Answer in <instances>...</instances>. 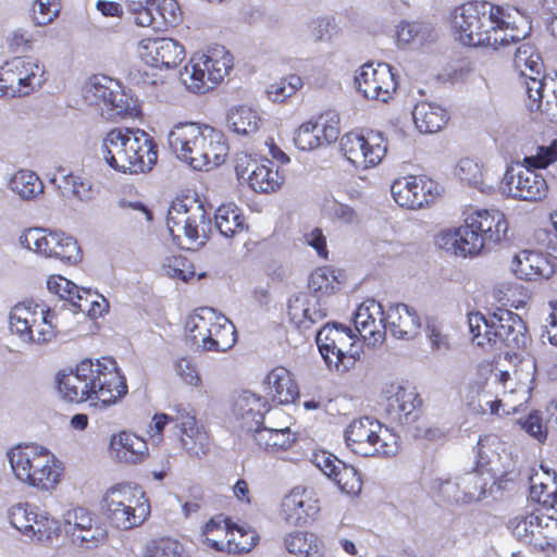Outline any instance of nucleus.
<instances>
[{
  "mask_svg": "<svg viewBox=\"0 0 557 557\" xmlns=\"http://www.w3.org/2000/svg\"><path fill=\"white\" fill-rule=\"evenodd\" d=\"M451 29L456 39L468 47L508 46L524 38L509 9L487 1L471 0L456 7L451 13Z\"/></svg>",
  "mask_w": 557,
  "mask_h": 557,
  "instance_id": "obj_1",
  "label": "nucleus"
},
{
  "mask_svg": "<svg viewBox=\"0 0 557 557\" xmlns=\"http://www.w3.org/2000/svg\"><path fill=\"white\" fill-rule=\"evenodd\" d=\"M58 389L69 403L109 407L128 392L126 379L113 358L84 359L66 373L58 374Z\"/></svg>",
  "mask_w": 557,
  "mask_h": 557,
  "instance_id": "obj_2",
  "label": "nucleus"
},
{
  "mask_svg": "<svg viewBox=\"0 0 557 557\" xmlns=\"http://www.w3.org/2000/svg\"><path fill=\"white\" fill-rule=\"evenodd\" d=\"M176 157L196 171H211L223 164L228 154L224 133L205 123H177L168 136Z\"/></svg>",
  "mask_w": 557,
  "mask_h": 557,
  "instance_id": "obj_3",
  "label": "nucleus"
},
{
  "mask_svg": "<svg viewBox=\"0 0 557 557\" xmlns=\"http://www.w3.org/2000/svg\"><path fill=\"white\" fill-rule=\"evenodd\" d=\"M508 221L497 209H476L467 214L463 224L441 233L443 246L456 256L474 257L484 248L500 244L507 235Z\"/></svg>",
  "mask_w": 557,
  "mask_h": 557,
  "instance_id": "obj_4",
  "label": "nucleus"
},
{
  "mask_svg": "<svg viewBox=\"0 0 557 557\" xmlns=\"http://www.w3.org/2000/svg\"><path fill=\"white\" fill-rule=\"evenodd\" d=\"M102 156L107 164L122 173H145L158 160L153 138L139 128H112L102 140Z\"/></svg>",
  "mask_w": 557,
  "mask_h": 557,
  "instance_id": "obj_5",
  "label": "nucleus"
},
{
  "mask_svg": "<svg viewBox=\"0 0 557 557\" xmlns=\"http://www.w3.org/2000/svg\"><path fill=\"white\" fill-rule=\"evenodd\" d=\"M7 457L14 478L38 492L55 490L63 478V463L44 446L18 444Z\"/></svg>",
  "mask_w": 557,
  "mask_h": 557,
  "instance_id": "obj_6",
  "label": "nucleus"
},
{
  "mask_svg": "<svg viewBox=\"0 0 557 557\" xmlns=\"http://www.w3.org/2000/svg\"><path fill=\"white\" fill-rule=\"evenodd\" d=\"M472 342L484 347L508 348L512 351L524 349L529 342L527 325L520 315L508 309L497 308L483 314L480 311L468 314Z\"/></svg>",
  "mask_w": 557,
  "mask_h": 557,
  "instance_id": "obj_7",
  "label": "nucleus"
},
{
  "mask_svg": "<svg viewBox=\"0 0 557 557\" xmlns=\"http://www.w3.org/2000/svg\"><path fill=\"white\" fill-rule=\"evenodd\" d=\"M100 508L112 527L124 531L141 525L150 516V503L145 492L125 482L107 488Z\"/></svg>",
  "mask_w": 557,
  "mask_h": 557,
  "instance_id": "obj_8",
  "label": "nucleus"
},
{
  "mask_svg": "<svg viewBox=\"0 0 557 557\" xmlns=\"http://www.w3.org/2000/svg\"><path fill=\"white\" fill-rule=\"evenodd\" d=\"M166 227L173 243L184 247L182 238L190 244L197 243L210 230V216L197 195L182 194L176 196L168 210Z\"/></svg>",
  "mask_w": 557,
  "mask_h": 557,
  "instance_id": "obj_9",
  "label": "nucleus"
},
{
  "mask_svg": "<svg viewBox=\"0 0 557 557\" xmlns=\"http://www.w3.org/2000/svg\"><path fill=\"white\" fill-rule=\"evenodd\" d=\"M348 448L361 457L387 458L398 450V436L380 421L361 417L354 419L345 430Z\"/></svg>",
  "mask_w": 557,
  "mask_h": 557,
  "instance_id": "obj_10",
  "label": "nucleus"
},
{
  "mask_svg": "<svg viewBox=\"0 0 557 557\" xmlns=\"http://www.w3.org/2000/svg\"><path fill=\"white\" fill-rule=\"evenodd\" d=\"M234 66L232 53L222 45H213L191 55L185 67L189 74L185 81L195 94H205L219 86Z\"/></svg>",
  "mask_w": 557,
  "mask_h": 557,
  "instance_id": "obj_11",
  "label": "nucleus"
},
{
  "mask_svg": "<svg viewBox=\"0 0 557 557\" xmlns=\"http://www.w3.org/2000/svg\"><path fill=\"white\" fill-rule=\"evenodd\" d=\"M188 337L194 345L207 351H227L236 343L235 325L213 309L203 308L186 323Z\"/></svg>",
  "mask_w": 557,
  "mask_h": 557,
  "instance_id": "obj_12",
  "label": "nucleus"
},
{
  "mask_svg": "<svg viewBox=\"0 0 557 557\" xmlns=\"http://www.w3.org/2000/svg\"><path fill=\"white\" fill-rule=\"evenodd\" d=\"M511 535L530 550L557 553V518L534 509L515 516L508 522Z\"/></svg>",
  "mask_w": 557,
  "mask_h": 557,
  "instance_id": "obj_13",
  "label": "nucleus"
},
{
  "mask_svg": "<svg viewBox=\"0 0 557 557\" xmlns=\"http://www.w3.org/2000/svg\"><path fill=\"white\" fill-rule=\"evenodd\" d=\"M317 345L327 367L339 373L352 368L360 356L357 335L348 326L324 325L317 334Z\"/></svg>",
  "mask_w": 557,
  "mask_h": 557,
  "instance_id": "obj_14",
  "label": "nucleus"
},
{
  "mask_svg": "<svg viewBox=\"0 0 557 557\" xmlns=\"http://www.w3.org/2000/svg\"><path fill=\"white\" fill-rule=\"evenodd\" d=\"M44 83V65L29 58L15 57L0 66V97L28 96Z\"/></svg>",
  "mask_w": 557,
  "mask_h": 557,
  "instance_id": "obj_15",
  "label": "nucleus"
},
{
  "mask_svg": "<svg viewBox=\"0 0 557 557\" xmlns=\"http://www.w3.org/2000/svg\"><path fill=\"white\" fill-rule=\"evenodd\" d=\"M20 242L29 250L62 262L75 263L81 259V248L76 239L62 232L28 228L23 233Z\"/></svg>",
  "mask_w": 557,
  "mask_h": 557,
  "instance_id": "obj_16",
  "label": "nucleus"
},
{
  "mask_svg": "<svg viewBox=\"0 0 557 557\" xmlns=\"http://www.w3.org/2000/svg\"><path fill=\"white\" fill-rule=\"evenodd\" d=\"M341 150L355 168L370 169L385 157L387 139L374 131L348 132L341 139Z\"/></svg>",
  "mask_w": 557,
  "mask_h": 557,
  "instance_id": "obj_17",
  "label": "nucleus"
},
{
  "mask_svg": "<svg viewBox=\"0 0 557 557\" xmlns=\"http://www.w3.org/2000/svg\"><path fill=\"white\" fill-rule=\"evenodd\" d=\"M358 92L368 100L387 103L393 99L398 82L394 69L384 62H367L355 75Z\"/></svg>",
  "mask_w": 557,
  "mask_h": 557,
  "instance_id": "obj_18",
  "label": "nucleus"
},
{
  "mask_svg": "<svg viewBox=\"0 0 557 557\" xmlns=\"http://www.w3.org/2000/svg\"><path fill=\"white\" fill-rule=\"evenodd\" d=\"M391 194L400 208L420 210L435 202L441 188L437 182L426 175H407L392 183Z\"/></svg>",
  "mask_w": 557,
  "mask_h": 557,
  "instance_id": "obj_19",
  "label": "nucleus"
},
{
  "mask_svg": "<svg viewBox=\"0 0 557 557\" xmlns=\"http://www.w3.org/2000/svg\"><path fill=\"white\" fill-rule=\"evenodd\" d=\"M235 173L239 181H246L250 189L260 194L275 193L284 184V176L272 161L260 162L245 152L236 156Z\"/></svg>",
  "mask_w": 557,
  "mask_h": 557,
  "instance_id": "obj_20",
  "label": "nucleus"
},
{
  "mask_svg": "<svg viewBox=\"0 0 557 557\" xmlns=\"http://www.w3.org/2000/svg\"><path fill=\"white\" fill-rule=\"evenodd\" d=\"M137 52L145 65L159 71L175 70L186 57L184 46L168 37L143 38L138 42Z\"/></svg>",
  "mask_w": 557,
  "mask_h": 557,
  "instance_id": "obj_21",
  "label": "nucleus"
},
{
  "mask_svg": "<svg viewBox=\"0 0 557 557\" xmlns=\"http://www.w3.org/2000/svg\"><path fill=\"white\" fill-rule=\"evenodd\" d=\"M421 407L422 399L414 387L398 386L386 399L384 419L395 426L409 425L419 419Z\"/></svg>",
  "mask_w": 557,
  "mask_h": 557,
  "instance_id": "obj_22",
  "label": "nucleus"
},
{
  "mask_svg": "<svg viewBox=\"0 0 557 557\" xmlns=\"http://www.w3.org/2000/svg\"><path fill=\"white\" fill-rule=\"evenodd\" d=\"M313 462L343 493L357 496L361 492V475L355 467L327 451L314 454Z\"/></svg>",
  "mask_w": 557,
  "mask_h": 557,
  "instance_id": "obj_23",
  "label": "nucleus"
},
{
  "mask_svg": "<svg viewBox=\"0 0 557 557\" xmlns=\"http://www.w3.org/2000/svg\"><path fill=\"white\" fill-rule=\"evenodd\" d=\"M108 451L115 463L123 466L141 465L150 456L146 438L126 430L111 435Z\"/></svg>",
  "mask_w": 557,
  "mask_h": 557,
  "instance_id": "obj_24",
  "label": "nucleus"
},
{
  "mask_svg": "<svg viewBox=\"0 0 557 557\" xmlns=\"http://www.w3.org/2000/svg\"><path fill=\"white\" fill-rule=\"evenodd\" d=\"M319 511L318 493L310 486H295L282 502L284 519L293 525L308 523Z\"/></svg>",
  "mask_w": 557,
  "mask_h": 557,
  "instance_id": "obj_25",
  "label": "nucleus"
},
{
  "mask_svg": "<svg viewBox=\"0 0 557 557\" xmlns=\"http://www.w3.org/2000/svg\"><path fill=\"white\" fill-rule=\"evenodd\" d=\"M355 329L364 343L376 346L384 342L386 322L383 307L374 299L363 301L354 315Z\"/></svg>",
  "mask_w": 557,
  "mask_h": 557,
  "instance_id": "obj_26",
  "label": "nucleus"
},
{
  "mask_svg": "<svg viewBox=\"0 0 557 557\" xmlns=\"http://www.w3.org/2000/svg\"><path fill=\"white\" fill-rule=\"evenodd\" d=\"M504 181L508 193L513 198L539 201L544 199L548 193V185L544 176L527 164H523V168L516 173L512 170L506 171Z\"/></svg>",
  "mask_w": 557,
  "mask_h": 557,
  "instance_id": "obj_27",
  "label": "nucleus"
},
{
  "mask_svg": "<svg viewBox=\"0 0 557 557\" xmlns=\"http://www.w3.org/2000/svg\"><path fill=\"white\" fill-rule=\"evenodd\" d=\"M268 398L277 405H288L299 398V386L294 374L284 366L271 369L263 380Z\"/></svg>",
  "mask_w": 557,
  "mask_h": 557,
  "instance_id": "obj_28",
  "label": "nucleus"
},
{
  "mask_svg": "<svg viewBox=\"0 0 557 557\" xmlns=\"http://www.w3.org/2000/svg\"><path fill=\"white\" fill-rule=\"evenodd\" d=\"M177 419L181 421V425L176 429L181 447L189 456H206L210 449V436L205 428L197 422L194 411L188 408L185 416Z\"/></svg>",
  "mask_w": 557,
  "mask_h": 557,
  "instance_id": "obj_29",
  "label": "nucleus"
},
{
  "mask_svg": "<svg viewBox=\"0 0 557 557\" xmlns=\"http://www.w3.org/2000/svg\"><path fill=\"white\" fill-rule=\"evenodd\" d=\"M511 269L518 278L524 281L548 278L554 273L548 258L534 250H522L517 253L512 259Z\"/></svg>",
  "mask_w": 557,
  "mask_h": 557,
  "instance_id": "obj_30",
  "label": "nucleus"
},
{
  "mask_svg": "<svg viewBox=\"0 0 557 557\" xmlns=\"http://www.w3.org/2000/svg\"><path fill=\"white\" fill-rule=\"evenodd\" d=\"M386 330L401 339L413 338L421 329V318L417 310L405 304L391 306L385 315Z\"/></svg>",
  "mask_w": 557,
  "mask_h": 557,
  "instance_id": "obj_31",
  "label": "nucleus"
},
{
  "mask_svg": "<svg viewBox=\"0 0 557 557\" xmlns=\"http://www.w3.org/2000/svg\"><path fill=\"white\" fill-rule=\"evenodd\" d=\"M117 86L112 78L104 75H94L88 84L87 92L97 106L102 107L110 117L122 116L125 108L120 103L121 95L113 88Z\"/></svg>",
  "mask_w": 557,
  "mask_h": 557,
  "instance_id": "obj_32",
  "label": "nucleus"
},
{
  "mask_svg": "<svg viewBox=\"0 0 557 557\" xmlns=\"http://www.w3.org/2000/svg\"><path fill=\"white\" fill-rule=\"evenodd\" d=\"M256 447L272 456H280L293 448L297 442L296 433L289 428H257L251 435Z\"/></svg>",
  "mask_w": 557,
  "mask_h": 557,
  "instance_id": "obj_33",
  "label": "nucleus"
},
{
  "mask_svg": "<svg viewBox=\"0 0 557 557\" xmlns=\"http://www.w3.org/2000/svg\"><path fill=\"white\" fill-rule=\"evenodd\" d=\"M41 307H45L44 302L34 300H24L14 305L9 314L10 331L23 341L33 339L34 323L42 314Z\"/></svg>",
  "mask_w": 557,
  "mask_h": 557,
  "instance_id": "obj_34",
  "label": "nucleus"
},
{
  "mask_svg": "<svg viewBox=\"0 0 557 557\" xmlns=\"http://www.w3.org/2000/svg\"><path fill=\"white\" fill-rule=\"evenodd\" d=\"M412 119L419 132L433 134L447 124L449 114L445 108L436 103L420 101L413 108Z\"/></svg>",
  "mask_w": 557,
  "mask_h": 557,
  "instance_id": "obj_35",
  "label": "nucleus"
},
{
  "mask_svg": "<svg viewBox=\"0 0 557 557\" xmlns=\"http://www.w3.org/2000/svg\"><path fill=\"white\" fill-rule=\"evenodd\" d=\"M270 408L271 406L265 397L244 391L237 396L233 410L242 420H251L256 424H263L264 416Z\"/></svg>",
  "mask_w": 557,
  "mask_h": 557,
  "instance_id": "obj_36",
  "label": "nucleus"
},
{
  "mask_svg": "<svg viewBox=\"0 0 557 557\" xmlns=\"http://www.w3.org/2000/svg\"><path fill=\"white\" fill-rule=\"evenodd\" d=\"M215 226L225 237H234L248 230L243 210L235 203L221 205L214 214Z\"/></svg>",
  "mask_w": 557,
  "mask_h": 557,
  "instance_id": "obj_37",
  "label": "nucleus"
},
{
  "mask_svg": "<svg viewBox=\"0 0 557 557\" xmlns=\"http://www.w3.org/2000/svg\"><path fill=\"white\" fill-rule=\"evenodd\" d=\"M232 525L231 518L224 517L222 513L211 517L201 527V542L216 552H224Z\"/></svg>",
  "mask_w": 557,
  "mask_h": 557,
  "instance_id": "obj_38",
  "label": "nucleus"
},
{
  "mask_svg": "<svg viewBox=\"0 0 557 557\" xmlns=\"http://www.w3.org/2000/svg\"><path fill=\"white\" fill-rule=\"evenodd\" d=\"M343 283L339 271L331 267H320L310 274L308 287L318 298H322L338 293Z\"/></svg>",
  "mask_w": 557,
  "mask_h": 557,
  "instance_id": "obj_39",
  "label": "nucleus"
},
{
  "mask_svg": "<svg viewBox=\"0 0 557 557\" xmlns=\"http://www.w3.org/2000/svg\"><path fill=\"white\" fill-rule=\"evenodd\" d=\"M284 543L288 553L298 557H321L323 555L322 542L310 532L289 533Z\"/></svg>",
  "mask_w": 557,
  "mask_h": 557,
  "instance_id": "obj_40",
  "label": "nucleus"
},
{
  "mask_svg": "<svg viewBox=\"0 0 557 557\" xmlns=\"http://www.w3.org/2000/svg\"><path fill=\"white\" fill-rule=\"evenodd\" d=\"M36 516L32 522L34 529L28 537L38 544L49 545L61 534L60 522L38 507H36Z\"/></svg>",
  "mask_w": 557,
  "mask_h": 557,
  "instance_id": "obj_41",
  "label": "nucleus"
},
{
  "mask_svg": "<svg viewBox=\"0 0 557 557\" xmlns=\"http://www.w3.org/2000/svg\"><path fill=\"white\" fill-rule=\"evenodd\" d=\"M11 188L23 199H34L44 193V183L35 172L20 170L11 178Z\"/></svg>",
  "mask_w": 557,
  "mask_h": 557,
  "instance_id": "obj_42",
  "label": "nucleus"
},
{
  "mask_svg": "<svg viewBox=\"0 0 557 557\" xmlns=\"http://www.w3.org/2000/svg\"><path fill=\"white\" fill-rule=\"evenodd\" d=\"M304 86L302 78L297 74H288L268 85L265 94L269 100L284 103L296 95Z\"/></svg>",
  "mask_w": 557,
  "mask_h": 557,
  "instance_id": "obj_43",
  "label": "nucleus"
},
{
  "mask_svg": "<svg viewBox=\"0 0 557 557\" xmlns=\"http://www.w3.org/2000/svg\"><path fill=\"white\" fill-rule=\"evenodd\" d=\"M557 161V139L543 141L529 148L522 163L535 170L546 169Z\"/></svg>",
  "mask_w": 557,
  "mask_h": 557,
  "instance_id": "obj_44",
  "label": "nucleus"
},
{
  "mask_svg": "<svg viewBox=\"0 0 557 557\" xmlns=\"http://www.w3.org/2000/svg\"><path fill=\"white\" fill-rule=\"evenodd\" d=\"M42 314L34 323L33 339H26L29 343L47 344L53 341L59 333L57 313L47 305L41 307Z\"/></svg>",
  "mask_w": 557,
  "mask_h": 557,
  "instance_id": "obj_45",
  "label": "nucleus"
},
{
  "mask_svg": "<svg viewBox=\"0 0 557 557\" xmlns=\"http://www.w3.org/2000/svg\"><path fill=\"white\" fill-rule=\"evenodd\" d=\"M228 125L231 129L239 135H252L260 126L261 119L258 113L247 107H238L228 114Z\"/></svg>",
  "mask_w": 557,
  "mask_h": 557,
  "instance_id": "obj_46",
  "label": "nucleus"
},
{
  "mask_svg": "<svg viewBox=\"0 0 557 557\" xmlns=\"http://www.w3.org/2000/svg\"><path fill=\"white\" fill-rule=\"evenodd\" d=\"M258 535L253 530L238 527L233 522L227 545L224 552L230 554H243L250 552L258 543Z\"/></svg>",
  "mask_w": 557,
  "mask_h": 557,
  "instance_id": "obj_47",
  "label": "nucleus"
},
{
  "mask_svg": "<svg viewBox=\"0 0 557 557\" xmlns=\"http://www.w3.org/2000/svg\"><path fill=\"white\" fill-rule=\"evenodd\" d=\"M36 505L29 503H18L9 509V520L13 528L20 531L23 535L29 536L30 531L34 529L32 525L36 516Z\"/></svg>",
  "mask_w": 557,
  "mask_h": 557,
  "instance_id": "obj_48",
  "label": "nucleus"
},
{
  "mask_svg": "<svg viewBox=\"0 0 557 557\" xmlns=\"http://www.w3.org/2000/svg\"><path fill=\"white\" fill-rule=\"evenodd\" d=\"M339 122L338 114L332 111L321 113L312 122L323 145H330L337 140L341 133Z\"/></svg>",
  "mask_w": 557,
  "mask_h": 557,
  "instance_id": "obj_49",
  "label": "nucleus"
},
{
  "mask_svg": "<svg viewBox=\"0 0 557 557\" xmlns=\"http://www.w3.org/2000/svg\"><path fill=\"white\" fill-rule=\"evenodd\" d=\"M515 63L527 75L543 76L544 65L539 53H534L532 47L521 45L516 52Z\"/></svg>",
  "mask_w": 557,
  "mask_h": 557,
  "instance_id": "obj_50",
  "label": "nucleus"
},
{
  "mask_svg": "<svg viewBox=\"0 0 557 557\" xmlns=\"http://www.w3.org/2000/svg\"><path fill=\"white\" fill-rule=\"evenodd\" d=\"M145 557H183V547L176 540L160 537L151 540L144 549Z\"/></svg>",
  "mask_w": 557,
  "mask_h": 557,
  "instance_id": "obj_51",
  "label": "nucleus"
},
{
  "mask_svg": "<svg viewBox=\"0 0 557 557\" xmlns=\"http://www.w3.org/2000/svg\"><path fill=\"white\" fill-rule=\"evenodd\" d=\"M99 519L89 510L77 507L67 512L66 522L70 525V533L73 542L78 540V535L90 528Z\"/></svg>",
  "mask_w": 557,
  "mask_h": 557,
  "instance_id": "obj_52",
  "label": "nucleus"
},
{
  "mask_svg": "<svg viewBox=\"0 0 557 557\" xmlns=\"http://www.w3.org/2000/svg\"><path fill=\"white\" fill-rule=\"evenodd\" d=\"M522 76L524 77L525 92L528 96L527 107L530 112H539L542 110L543 106L544 76L527 75L524 71H522Z\"/></svg>",
  "mask_w": 557,
  "mask_h": 557,
  "instance_id": "obj_53",
  "label": "nucleus"
},
{
  "mask_svg": "<svg viewBox=\"0 0 557 557\" xmlns=\"http://www.w3.org/2000/svg\"><path fill=\"white\" fill-rule=\"evenodd\" d=\"M108 540L107 527L100 521H96L90 528L86 529L75 544L84 549H95L102 546Z\"/></svg>",
  "mask_w": 557,
  "mask_h": 557,
  "instance_id": "obj_54",
  "label": "nucleus"
},
{
  "mask_svg": "<svg viewBox=\"0 0 557 557\" xmlns=\"http://www.w3.org/2000/svg\"><path fill=\"white\" fill-rule=\"evenodd\" d=\"M154 10L160 17L159 28L174 27L182 21V10L176 0H159Z\"/></svg>",
  "mask_w": 557,
  "mask_h": 557,
  "instance_id": "obj_55",
  "label": "nucleus"
},
{
  "mask_svg": "<svg viewBox=\"0 0 557 557\" xmlns=\"http://www.w3.org/2000/svg\"><path fill=\"white\" fill-rule=\"evenodd\" d=\"M154 67L136 69L129 73V78L133 85L138 88L147 89L161 86L165 83L166 77Z\"/></svg>",
  "mask_w": 557,
  "mask_h": 557,
  "instance_id": "obj_56",
  "label": "nucleus"
},
{
  "mask_svg": "<svg viewBox=\"0 0 557 557\" xmlns=\"http://www.w3.org/2000/svg\"><path fill=\"white\" fill-rule=\"evenodd\" d=\"M425 336L433 351L445 354L453 348L451 337L444 331L443 326L436 322L426 323Z\"/></svg>",
  "mask_w": 557,
  "mask_h": 557,
  "instance_id": "obj_57",
  "label": "nucleus"
},
{
  "mask_svg": "<svg viewBox=\"0 0 557 557\" xmlns=\"http://www.w3.org/2000/svg\"><path fill=\"white\" fill-rule=\"evenodd\" d=\"M63 185L74 197L79 200H90L95 196V190L87 178L74 173L63 175Z\"/></svg>",
  "mask_w": 557,
  "mask_h": 557,
  "instance_id": "obj_58",
  "label": "nucleus"
},
{
  "mask_svg": "<svg viewBox=\"0 0 557 557\" xmlns=\"http://www.w3.org/2000/svg\"><path fill=\"white\" fill-rule=\"evenodd\" d=\"M206 506V492L199 484H193L186 490L182 512L185 518H190Z\"/></svg>",
  "mask_w": 557,
  "mask_h": 557,
  "instance_id": "obj_59",
  "label": "nucleus"
},
{
  "mask_svg": "<svg viewBox=\"0 0 557 557\" xmlns=\"http://www.w3.org/2000/svg\"><path fill=\"white\" fill-rule=\"evenodd\" d=\"M60 10V0H36L33 9V20L36 25H48L59 15Z\"/></svg>",
  "mask_w": 557,
  "mask_h": 557,
  "instance_id": "obj_60",
  "label": "nucleus"
},
{
  "mask_svg": "<svg viewBox=\"0 0 557 557\" xmlns=\"http://www.w3.org/2000/svg\"><path fill=\"white\" fill-rule=\"evenodd\" d=\"M456 173L460 181L469 186L478 187L483 184V169L470 158L461 159L458 162Z\"/></svg>",
  "mask_w": 557,
  "mask_h": 557,
  "instance_id": "obj_61",
  "label": "nucleus"
},
{
  "mask_svg": "<svg viewBox=\"0 0 557 557\" xmlns=\"http://www.w3.org/2000/svg\"><path fill=\"white\" fill-rule=\"evenodd\" d=\"M294 141L297 148L304 151L323 146L312 121L306 122L297 128Z\"/></svg>",
  "mask_w": 557,
  "mask_h": 557,
  "instance_id": "obj_62",
  "label": "nucleus"
},
{
  "mask_svg": "<svg viewBox=\"0 0 557 557\" xmlns=\"http://www.w3.org/2000/svg\"><path fill=\"white\" fill-rule=\"evenodd\" d=\"M288 315L292 322L295 323L298 327L309 329L310 325L314 322L306 300L299 297H296L294 300L289 301Z\"/></svg>",
  "mask_w": 557,
  "mask_h": 557,
  "instance_id": "obj_63",
  "label": "nucleus"
},
{
  "mask_svg": "<svg viewBox=\"0 0 557 557\" xmlns=\"http://www.w3.org/2000/svg\"><path fill=\"white\" fill-rule=\"evenodd\" d=\"M48 289L66 301H74L77 285L62 275H50L47 281Z\"/></svg>",
  "mask_w": 557,
  "mask_h": 557,
  "instance_id": "obj_64",
  "label": "nucleus"
}]
</instances>
